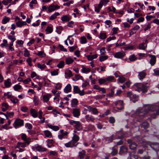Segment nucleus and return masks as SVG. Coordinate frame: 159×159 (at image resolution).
<instances>
[{"instance_id": "nucleus-61", "label": "nucleus", "mask_w": 159, "mask_h": 159, "mask_svg": "<svg viewBox=\"0 0 159 159\" xmlns=\"http://www.w3.org/2000/svg\"><path fill=\"white\" fill-rule=\"evenodd\" d=\"M30 55V53L28 50L27 49H25V53L24 55L25 57H29Z\"/></svg>"}, {"instance_id": "nucleus-15", "label": "nucleus", "mask_w": 159, "mask_h": 159, "mask_svg": "<svg viewBox=\"0 0 159 159\" xmlns=\"http://www.w3.org/2000/svg\"><path fill=\"white\" fill-rule=\"evenodd\" d=\"M85 118L86 120L88 122L91 121L93 122L95 119L94 117L92 116H89V115H87L85 116Z\"/></svg>"}, {"instance_id": "nucleus-40", "label": "nucleus", "mask_w": 159, "mask_h": 159, "mask_svg": "<svg viewBox=\"0 0 159 159\" xmlns=\"http://www.w3.org/2000/svg\"><path fill=\"white\" fill-rule=\"evenodd\" d=\"M115 136V134H113L110 137L107 138L106 139V140L108 143L111 142L112 141L113 138Z\"/></svg>"}, {"instance_id": "nucleus-46", "label": "nucleus", "mask_w": 159, "mask_h": 159, "mask_svg": "<svg viewBox=\"0 0 159 159\" xmlns=\"http://www.w3.org/2000/svg\"><path fill=\"white\" fill-rule=\"evenodd\" d=\"M37 3V2L36 0H32L30 3V6L31 8H33V4H36Z\"/></svg>"}, {"instance_id": "nucleus-29", "label": "nucleus", "mask_w": 159, "mask_h": 159, "mask_svg": "<svg viewBox=\"0 0 159 159\" xmlns=\"http://www.w3.org/2000/svg\"><path fill=\"white\" fill-rule=\"evenodd\" d=\"M70 18L67 15H65L62 16L61 20L63 21L67 22L70 20Z\"/></svg>"}, {"instance_id": "nucleus-56", "label": "nucleus", "mask_w": 159, "mask_h": 159, "mask_svg": "<svg viewBox=\"0 0 159 159\" xmlns=\"http://www.w3.org/2000/svg\"><path fill=\"white\" fill-rule=\"evenodd\" d=\"M25 127L29 129H31L32 128V125L28 123H26L25 124Z\"/></svg>"}, {"instance_id": "nucleus-5", "label": "nucleus", "mask_w": 159, "mask_h": 159, "mask_svg": "<svg viewBox=\"0 0 159 159\" xmlns=\"http://www.w3.org/2000/svg\"><path fill=\"white\" fill-rule=\"evenodd\" d=\"M127 143L129 144V147L130 149L134 150L136 149L137 144L135 143L132 142L131 139H129L127 140Z\"/></svg>"}, {"instance_id": "nucleus-24", "label": "nucleus", "mask_w": 159, "mask_h": 159, "mask_svg": "<svg viewBox=\"0 0 159 159\" xmlns=\"http://www.w3.org/2000/svg\"><path fill=\"white\" fill-rule=\"evenodd\" d=\"M48 126L50 128L54 131H57L59 129V127L57 126L53 125H51L48 124Z\"/></svg>"}, {"instance_id": "nucleus-8", "label": "nucleus", "mask_w": 159, "mask_h": 159, "mask_svg": "<svg viewBox=\"0 0 159 159\" xmlns=\"http://www.w3.org/2000/svg\"><path fill=\"white\" fill-rule=\"evenodd\" d=\"M32 149L33 150H36L39 151H45L46 150V149L42 147L41 146L37 145L32 147Z\"/></svg>"}, {"instance_id": "nucleus-23", "label": "nucleus", "mask_w": 159, "mask_h": 159, "mask_svg": "<svg viewBox=\"0 0 159 159\" xmlns=\"http://www.w3.org/2000/svg\"><path fill=\"white\" fill-rule=\"evenodd\" d=\"M51 95L50 94H48L47 95H45L43 96V100L44 102H47L49 100Z\"/></svg>"}, {"instance_id": "nucleus-13", "label": "nucleus", "mask_w": 159, "mask_h": 159, "mask_svg": "<svg viewBox=\"0 0 159 159\" xmlns=\"http://www.w3.org/2000/svg\"><path fill=\"white\" fill-rule=\"evenodd\" d=\"M149 57L151 58L150 60V63L152 66H153L155 64L156 61V56L153 55H149Z\"/></svg>"}, {"instance_id": "nucleus-33", "label": "nucleus", "mask_w": 159, "mask_h": 159, "mask_svg": "<svg viewBox=\"0 0 159 159\" xmlns=\"http://www.w3.org/2000/svg\"><path fill=\"white\" fill-rule=\"evenodd\" d=\"M147 45L144 43L140 44L139 45V48L140 49L144 50L146 48Z\"/></svg>"}, {"instance_id": "nucleus-35", "label": "nucleus", "mask_w": 159, "mask_h": 159, "mask_svg": "<svg viewBox=\"0 0 159 159\" xmlns=\"http://www.w3.org/2000/svg\"><path fill=\"white\" fill-rule=\"evenodd\" d=\"M73 113L75 116L78 117L80 115V111L78 109H75L73 110Z\"/></svg>"}, {"instance_id": "nucleus-16", "label": "nucleus", "mask_w": 159, "mask_h": 159, "mask_svg": "<svg viewBox=\"0 0 159 159\" xmlns=\"http://www.w3.org/2000/svg\"><path fill=\"white\" fill-rule=\"evenodd\" d=\"M27 143L25 142L22 143L21 142H18L17 143V146L16 147V148H19L21 147L24 148L26 147Z\"/></svg>"}, {"instance_id": "nucleus-59", "label": "nucleus", "mask_w": 159, "mask_h": 159, "mask_svg": "<svg viewBox=\"0 0 159 159\" xmlns=\"http://www.w3.org/2000/svg\"><path fill=\"white\" fill-rule=\"evenodd\" d=\"M10 100L13 103L15 104L17 103L18 101V100L17 98H11Z\"/></svg>"}, {"instance_id": "nucleus-57", "label": "nucleus", "mask_w": 159, "mask_h": 159, "mask_svg": "<svg viewBox=\"0 0 159 159\" xmlns=\"http://www.w3.org/2000/svg\"><path fill=\"white\" fill-rule=\"evenodd\" d=\"M100 37L101 39H105L106 38V34L104 33H101L100 34Z\"/></svg>"}, {"instance_id": "nucleus-42", "label": "nucleus", "mask_w": 159, "mask_h": 159, "mask_svg": "<svg viewBox=\"0 0 159 159\" xmlns=\"http://www.w3.org/2000/svg\"><path fill=\"white\" fill-rule=\"evenodd\" d=\"M118 153L117 150L114 148H112V151L111 152V154L112 156H114L117 154Z\"/></svg>"}, {"instance_id": "nucleus-3", "label": "nucleus", "mask_w": 159, "mask_h": 159, "mask_svg": "<svg viewBox=\"0 0 159 159\" xmlns=\"http://www.w3.org/2000/svg\"><path fill=\"white\" fill-rule=\"evenodd\" d=\"M115 104L116 106L114 108V110L116 111H119L123 109V102L121 100L115 102Z\"/></svg>"}, {"instance_id": "nucleus-53", "label": "nucleus", "mask_w": 159, "mask_h": 159, "mask_svg": "<svg viewBox=\"0 0 159 159\" xmlns=\"http://www.w3.org/2000/svg\"><path fill=\"white\" fill-rule=\"evenodd\" d=\"M75 78L76 79L75 80H74L73 79V80L74 81L78 80H79L80 78H81V79H82L83 78V77L82 76H80L78 75H75Z\"/></svg>"}, {"instance_id": "nucleus-2", "label": "nucleus", "mask_w": 159, "mask_h": 159, "mask_svg": "<svg viewBox=\"0 0 159 159\" xmlns=\"http://www.w3.org/2000/svg\"><path fill=\"white\" fill-rule=\"evenodd\" d=\"M148 83H146L145 84H143L141 83H136L134 85V87H136L137 89H135L136 91L140 92L142 91L143 93H145L147 91V89L148 86L147 85Z\"/></svg>"}, {"instance_id": "nucleus-38", "label": "nucleus", "mask_w": 159, "mask_h": 159, "mask_svg": "<svg viewBox=\"0 0 159 159\" xmlns=\"http://www.w3.org/2000/svg\"><path fill=\"white\" fill-rule=\"evenodd\" d=\"M64 62L63 61H61L57 65V67L59 68H62L64 66Z\"/></svg>"}, {"instance_id": "nucleus-39", "label": "nucleus", "mask_w": 159, "mask_h": 159, "mask_svg": "<svg viewBox=\"0 0 159 159\" xmlns=\"http://www.w3.org/2000/svg\"><path fill=\"white\" fill-rule=\"evenodd\" d=\"M137 59V57L134 54L130 56L129 58V60L131 61H134L136 60Z\"/></svg>"}, {"instance_id": "nucleus-34", "label": "nucleus", "mask_w": 159, "mask_h": 159, "mask_svg": "<svg viewBox=\"0 0 159 159\" xmlns=\"http://www.w3.org/2000/svg\"><path fill=\"white\" fill-rule=\"evenodd\" d=\"M78 103V101L77 99H72L71 101V105L72 107H75L77 106Z\"/></svg>"}, {"instance_id": "nucleus-45", "label": "nucleus", "mask_w": 159, "mask_h": 159, "mask_svg": "<svg viewBox=\"0 0 159 159\" xmlns=\"http://www.w3.org/2000/svg\"><path fill=\"white\" fill-rule=\"evenodd\" d=\"M107 58L108 57L106 56H101L99 58V60L101 61H103L107 59Z\"/></svg>"}, {"instance_id": "nucleus-64", "label": "nucleus", "mask_w": 159, "mask_h": 159, "mask_svg": "<svg viewBox=\"0 0 159 159\" xmlns=\"http://www.w3.org/2000/svg\"><path fill=\"white\" fill-rule=\"evenodd\" d=\"M28 108L26 107H22L21 108V110L23 112H26L28 110Z\"/></svg>"}, {"instance_id": "nucleus-55", "label": "nucleus", "mask_w": 159, "mask_h": 159, "mask_svg": "<svg viewBox=\"0 0 159 159\" xmlns=\"http://www.w3.org/2000/svg\"><path fill=\"white\" fill-rule=\"evenodd\" d=\"M138 158L137 156L135 154H133L130 155V159H138Z\"/></svg>"}, {"instance_id": "nucleus-41", "label": "nucleus", "mask_w": 159, "mask_h": 159, "mask_svg": "<svg viewBox=\"0 0 159 159\" xmlns=\"http://www.w3.org/2000/svg\"><path fill=\"white\" fill-rule=\"evenodd\" d=\"M90 69L89 68H87L84 67H83L82 69V71L83 73H86L88 72H89Z\"/></svg>"}, {"instance_id": "nucleus-12", "label": "nucleus", "mask_w": 159, "mask_h": 159, "mask_svg": "<svg viewBox=\"0 0 159 159\" xmlns=\"http://www.w3.org/2000/svg\"><path fill=\"white\" fill-rule=\"evenodd\" d=\"M128 148L124 146H121L120 148L119 153L122 154L124 153L127 152Z\"/></svg>"}, {"instance_id": "nucleus-27", "label": "nucleus", "mask_w": 159, "mask_h": 159, "mask_svg": "<svg viewBox=\"0 0 159 159\" xmlns=\"http://www.w3.org/2000/svg\"><path fill=\"white\" fill-rule=\"evenodd\" d=\"M4 84L7 88L9 87L11 84V83L10 82V80L9 79H8L7 80H5L4 82Z\"/></svg>"}, {"instance_id": "nucleus-48", "label": "nucleus", "mask_w": 159, "mask_h": 159, "mask_svg": "<svg viewBox=\"0 0 159 159\" xmlns=\"http://www.w3.org/2000/svg\"><path fill=\"white\" fill-rule=\"evenodd\" d=\"M106 82L105 79H99L98 80V82L100 84H102Z\"/></svg>"}, {"instance_id": "nucleus-54", "label": "nucleus", "mask_w": 159, "mask_h": 159, "mask_svg": "<svg viewBox=\"0 0 159 159\" xmlns=\"http://www.w3.org/2000/svg\"><path fill=\"white\" fill-rule=\"evenodd\" d=\"M46 31L49 33H51L52 31V29L51 27L48 26L46 29Z\"/></svg>"}, {"instance_id": "nucleus-51", "label": "nucleus", "mask_w": 159, "mask_h": 159, "mask_svg": "<svg viewBox=\"0 0 159 159\" xmlns=\"http://www.w3.org/2000/svg\"><path fill=\"white\" fill-rule=\"evenodd\" d=\"M109 121L110 123L113 124L115 122V118L113 117H111L109 118Z\"/></svg>"}, {"instance_id": "nucleus-25", "label": "nucleus", "mask_w": 159, "mask_h": 159, "mask_svg": "<svg viewBox=\"0 0 159 159\" xmlns=\"http://www.w3.org/2000/svg\"><path fill=\"white\" fill-rule=\"evenodd\" d=\"M65 75L67 77L70 78L73 76V74L71 70H69L65 73Z\"/></svg>"}, {"instance_id": "nucleus-21", "label": "nucleus", "mask_w": 159, "mask_h": 159, "mask_svg": "<svg viewBox=\"0 0 159 159\" xmlns=\"http://www.w3.org/2000/svg\"><path fill=\"white\" fill-rule=\"evenodd\" d=\"M149 124L147 122H145L141 125V127L143 130L148 128L149 126Z\"/></svg>"}, {"instance_id": "nucleus-10", "label": "nucleus", "mask_w": 159, "mask_h": 159, "mask_svg": "<svg viewBox=\"0 0 159 159\" xmlns=\"http://www.w3.org/2000/svg\"><path fill=\"white\" fill-rule=\"evenodd\" d=\"M150 146L155 151L159 150V143H154L150 144Z\"/></svg>"}, {"instance_id": "nucleus-37", "label": "nucleus", "mask_w": 159, "mask_h": 159, "mask_svg": "<svg viewBox=\"0 0 159 159\" xmlns=\"http://www.w3.org/2000/svg\"><path fill=\"white\" fill-rule=\"evenodd\" d=\"M75 126L76 129L78 130H80L81 126V124L80 122L79 121H78L75 125Z\"/></svg>"}, {"instance_id": "nucleus-28", "label": "nucleus", "mask_w": 159, "mask_h": 159, "mask_svg": "<svg viewBox=\"0 0 159 159\" xmlns=\"http://www.w3.org/2000/svg\"><path fill=\"white\" fill-rule=\"evenodd\" d=\"M30 113L32 116L34 118L37 117L38 113L34 109H31L30 110Z\"/></svg>"}, {"instance_id": "nucleus-44", "label": "nucleus", "mask_w": 159, "mask_h": 159, "mask_svg": "<svg viewBox=\"0 0 159 159\" xmlns=\"http://www.w3.org/2000/svg\"><path fill=\"white\" fill-rule=\"evenodd\" d=\"M3 43H2L1 45V46L2 47H7V45H8L7 42V40L6 39H4L3 40Z\"/></svg>"}, {"instance_id": "nucleus-52", "label": "nucleus", "mask_w": 159, "mask_h": 159, "mask_svg": "<svg viewBox=\"0 0 159 159\" xmlns=\"http://www.w3.org/2000/svg\"><path fill=\"white\" fill-rule=\"evenodd\" d=\"M101 55H104L106 53L105 50V48L104 47H102L100 50Z\"/></svg>"}, {"instance_id": "nucleus-6", "label": "nucleus", "mask_w": 159, "mask_h": 159, "mask_svg": "<svg viewBox=\"0 0 159 159\" xmlns=\"http://www.w3.org/2000/svg\"><path fill=\"white\" fill-rule=\"evenodd\" d=\"M73 91L75 93L79 94L80 96H83L85 94L84 90H80L78 86H74Z\"/></svg>"}, {"instance_id": "nucleus-4", "label": "nucleus", "mask_w": 159, "mask_h": 159, "mask_svg": "<svg viewBox=\"0 0 159 159\" xmlns=\"http://www.w3.org/2000/svg\"><path fill=\"white\" fill-rule=\"evenodd\" d=\"M24 121L23 120L20 119H16L13 124L14 127L16 129L19 127L23 125Z\"/></svg>"}, {"instance_id": "nucleus-43", "label": "nucleus", "mask_w": 159, "mask_h": 159, "mask_svg": "<svg viewBox=\"0 0 159 159\" xmlns=\"http://www.w3.org/2000/svg\"><path fill=\"white\" fill-rule=\"evenodd\" d=\"M14 89L16 91H17L18 90L21 89V87L20 85L18 84L15 85L13 87Z\"/></svg>"}, {"instance_id": "nucleus-18", "label": "nucleus", "mask_w": 159, "mask_h": 159, "mask_svg": "<svg viewBox=\"0 0 159 159\" xmlns=\"http://www.w3.org/2000/svg\"><path fill=\"white\" fill-rule=\"evenodd\" d=\"M66 63L67 65H69L72 63L74 61V60L70 57L66 58L65 59Z\"/></svg>"}, {"instance_id": "nucleus-58", "label": "nucleus", "mask_w": 159, "mask_h": 159, "mask_svg": "<svg viewBox=\"0 0 159 159\" xmlns=\"http://www.w3.org/2000/svg\"><path fill=\"white\" fill-rule=\"evenodd\" d=\"M92 111L93 114L94 115H97L98 112L97 109L96 108H93Z\"/></svg>"}, {"instance_id": "nucleus-26", "label": "nucleus", "mask_w": 159, "mask_h": 159, "mask_svg": "<svg viewBox=\"0 0 159 159\" xmlns=\"http://www.w3.org/2000/svg\"><path fill=\"white\" fill-rule=\"evenodd\" d=\"M77 145V144L76 145H74L73 143L72 142H71V141L66 143L65 144V146L67 148L68 147H72L73 146L76 147Z\"/></svg>"}, {"instance_id": "nucleus-11", "label": "nucleus", "mask_w": 159, "mask_h": 159, "mask_svg": "<svg viewBox=\"0 0 159 159\" xmlns=\"http://www.w3.org/2000/svg\"><path fill=\"white\" fill-rule=\"evenodd\" d=\"M59 8L60 7L57 5H51L49 7L48 10L49 12H51L56 9H59Z\"/></svg>"}, {"instance_id": "nucleus-31", "label": "nucleus", "mask_w": 159, "mask_h": 159, "mask_svg": "<svg viewBox=\"0 0 159 159\" xmlns=\"http://www.w3.org/2000/svg\"><path fill=\"white\" fill-rule=\"evenodd\" d=\"M10 20V18L6 16H4L3 17L2 22L3 24H5L8 22Z\"/></svg>"}, {"instance_id": "nucleus-47", "label": "nucleus", "mask_w": 159, "mask_h": 159, "mask_svg": "<svg viewBox=\"0 0 159 159\" xmlns=\"http://www.w3.org/2000/svg\"><path fill=\"white\" fill-rule=\"evenodd\" d=\"M81 43L82 44H84L86 42V38L82 36L81 37Z\"/></svg>"}, {"instance_id": "nucleus-32", "label": "nucleus", "mask_w": 159, "mask_h": 159, "mask_svg": "<svg viewBox=\"0 0 159 159\" xmlns=\"http://www.w3.org/2000/svg\"><path fill=\"white\" fill-rule=\"evenodd\" d=\"M87 57L89 60H91L93 59L96 58L97 57V55L96 54L92 55H88Z\"/></svg>"}, {"instance_id": "nucleus-20", "label": "nucleus", "mask_w": 159, "mask_h": 159, "mask_svg": "<svg viewBox=\"0 0 159 159\" xmlns=\"http://www.w3.org/2000/svg\"><path fill=\"white\" fill-rule=\"evenodd\" d=\"M16 25L18 27H21L23 25H26V23L25 21H18L16 23Z\"/></svg>"}, {"instance_id": "nucleus-22", "label": "nucleus", "mask_w": 159, "mask_h": 159, "mask_svg": "<svg viewBox=\"0 0 159 159\" xmlns=\"http://www.w3.org/2000/svg\"><path fill=\"white\" fill-rule=\"evenodd\" d=\"M85 151L84 150H82L81 152H79V157L80 159H83L85 155Z\"/></svg>"}, {"instance_id": "nucleus-17", "label": "nucleus", "mask_w": 159, "mask_h": 159, "mask_svg": "<svg viewBox=\"0 0 159 159\" xmlns=\"http://www.w3.org/2000/svg\"><path fill=\"white\" fill-rule=\"evenodd\" d=\"M146 75V73L143 71L139 72L138 76L140 80L143 79Z\"/></svg>"}, {"instance_id": "nucleus-30", "label": "nucleus", "mask_w": 159, "mask_h": 159, "mask_svg": "<svg viewBox=\"0 0 159 159\" xmlns=\"http://www.w3.org/2000/svg\"><path fill=\"white\" fill-rule=\"evenodd\" d=\"M59 15L58 12H55L53 15H51L49 18L51 20H53L57 18V16Z\"/></svg>"}, {"instance_id": "nucleus-19", "label": "nucleus", "mask_w": 159, "mask_h": 159, "mask_svg": "<svg viewBox=\"0 0 159 159\" xmlns=\"http://www.w3.org/2000/svg\"><path fill=\"white\" fill-rule=\"evenodd\" d=\"M71 90V87L70 84H68L64 89V92L66 93H68L70 92Z\"/></svg>"}, {"instance_id": "nucleus-9", "label": "nucleus", "mask_w": 159, "mask_h": 159, "mask_svg": "<svg viewBox=\"0 0 159 159\" xmlns=\"http://www.w3.org/2000/svg\"><path fill=\"white\" fill-rule=\"evenodd\" d=\"M125 55V53L123 52H117L114 55L115 57L119 59L123 58Z\"/></svg>"}, {"instance_id": "nucleus-14", "label": "nucleus", "mask_w": 159, "mask_h": 159, "mask_svg": "<svg viewBox=\"0 0 159 159\" xmlns=\"http://www.w3.org/2000/svg\"><path fill=\"white\" fill-rule=\"evenodd\" d=\"M79 139V137L76 134H74V136L72 137V139L71 140V142L73 143L74 145L76 143Z\"/></svg>"}, {"instance_id": "nucleus-49", "label": "nucleus", "mask_w": 159, "mask_h": 159, "mask_svg": "<svg viewBox=\"0 0 159 159\" xmlns=\"http://www.w3.org/2000/svg\"><path fill=\"white\" fill-rule=\"evenodd\" d=\"M37 66L38 68L41 69H43L45 68V67H46V66L44 64H43L41 65L40 64L38 63L37 64Z\"/></svg>"}, {"instance_id": "nucleus-1", "label": "nucleus", "mask_w": 159, "mask_h": 159, "mask_svg": "<svg viewBox=\"0 0 159 159\" xmlns=\"http://www.w3.org/2000/svg\"><path fill=\"white\" fill-rule=\"evenodd\" d=\"M149 111H156V115H159V105H147L142 108L138 109L134 113L135 117L139 121L143 118Z\"/></svg>"}, {"instance_id": "nucleus-36", "label": "nucleus", "mask_w": 159, "mask_h": 159, "mask_svg": "<svg viewBox=\"0 0 159 159\" xmlns=\"http://www.w3.org/2000/svg\"><path fill=\"white\" fill-rule=\"evenodd\" d=\"M44 133L45 136L47 137H52V133L48 130H45Z\"/></svg>"}, {"instance_id": "nucleus-62", "label": "nucleus", "mask_w": 159, "mask_h": 159, "mask_svg": "<svg viewBox=\"0 0 159 159\" xmlns=\"http://www.w3.org/2000/svg\"><path fill=\"white\" fill-rule=\"evenodd\" d=\"M59 47L61 50L64 51L65 52H67V50L66 49L64 48L63 46L62 45L59 44Z\"/></svg>"}, {"instance_id": "nucleus-63", "label": "nucleus", "mask_w": 159, "mask_h": 159, "mask_svg": "<svg viewBox=\"0 0 159 159\" xmlns=\"http://www.w3.org/2000/svg\"><path fill=\"white\" fill-rule=\"evenodd\" d=\"M33 101L35 105H37L38 104V100L35 96H34L33 98Z\"/></svg>"}, {"instance_id": "nucleus-60", "label": "nucleus", "mask_w": 159, "mask_h": 159, "mask_svg": "<svg viewBox=\"0 0 159 159\" xmlns=\"http://www.w3.org/2000/svg\"><path fill=\"white\" fill-rule=\"evenodd\" d=\"M105 79L106 81H111L113 80L114 79V78L113 76H110L106 78Z\"/></svg>"}, {"instance_id": "nucleus-50", "label": "nucleus", "mask_w": 159, "mask_h": 159, "mask_svg": "<svg viewBox=\"0 0 159 159\" xmlns=\"http://www.w3.org/2000/svg\"><path fill=\"white\" fill-rule=\"evenodd\" d=\"M118 80L120 83H123L125 81V79L123 77H120L118 79Z\"/></svg>"}, {"instance_id": "nucleus-7", "label": "nucleus", "mask_w": 159, "mask_h": 159, "mask_svg": "<svg viewBox=\"0 0 159 159\" xmlns=\"http://www.w3.org/2000/svg\"><path fill=\"white\" fill-rule=\"evenodd\" d=\"M21 139L27 143V145H29L31 142V139L30 137L27 138L25 134H23L21 135Z\"/></svg>"}]
</instances>
